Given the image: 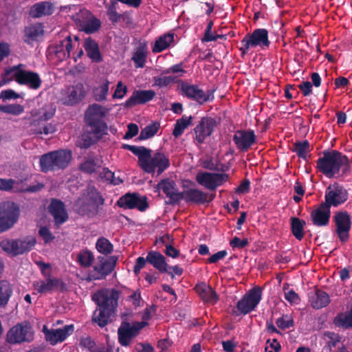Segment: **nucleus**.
<instances>
[{"instance_id": "f257e3e1", "label": "nucleus", "mask_w": 352, "mask_h": 352, "mask_svg": "<svg viewBox=\"0 0 352 352\" xmlns=\"http://www.w3.org/2000/svg\"><path fill=\"white\" fill-rule=\"evenodd\" d=\"M351 162L342 153L332 150L324 151L317 160L318 170L328 178H342L351 173Z\"/></svg>"}, {"instance_id": "f03ea898", "label": "nucleus", "mask_w": 352, "mask_h": 352, "mask_svg": "<svg viewBox=\"0 0 352 352\" xmlns=\"http://www.w3.org/2000/svg\"><path fill=\"white\" fill-rule=\"evenodd\" d=\"M105 114L104 108L98 104L90 105L87 109L85 119L91 130L82 135L83 146L85 147L90 146L107 133V125L102 120Z\"/></svg>"}, {"instance_id": "7ed1b4c3", "label": "nucleus", "mask_w": 352, "mask_h": 352, "mask_svg": "<svg viewBox=\"0 0 352 352\" xmlns=\"http://www.w3.org/2000/svg\"><path fill=\"white\" fill-rule=\"evenodd\" d=\"M120 292L116 289L100 290L94 294L92 299L99 307L93 316V321L103 327L111 320L118 305Z\"/></svg>"}, {"instance_id": "20e7f679", "label": "nucleus", "mask_w": 352, "mask_h": 352, "mask_svg": "<svg viewBox=\"0 0 352 352\" xmlns=\"http://www.w3.org/2000/svg\"><path fill=\"white\" fill-rule=\"evenodd\" d=\"M124 148L138 157L140 166L147 173L153 174L157 169L160 175L170 166L168 158L163 153L156 152L152 155L151 150L144 146L125 144Z\"/></svg>"}, {"instance_id": "39448f33", "label": "nucleus", "mask_w": 352, "mask_h": 352, "mask_svg": "<svg viewBox=\"0 0 352 352\" xmlns=\"http://www.w3.org/2000/svg\"><path fill=\"white\" fill-rule=\"evenodd\" d=\"M104 199L93 186H88L76 203V210L82 216L96 217L103 206Z\"/></svg>"}, {"instance_id": "423d86ee", "label": "nucleus", "mask_w": 352, "mask_h": 352, "mask_svg": "<svg viewBox=\"0 0 352 352\" xmlns=\"http://www.w3.org/2000/svg\"><path fill=\"white\" fill-rule=\"evenodd\" d=\"M36 243V239L31 236L22 239H4L0 241V248L8 255L16 256L31 251Z\"/></svg>"}, {"instance_id": "0eeeda50", "label": "nucleus", "mask_w": 352, "mask_h": 352, "mask_svg": "<svg viewBox=\"0 0 352 352\" xmlns=\"http://www.w3.org/2000/svg\"><path fill=\"white\" fill-rule=\"evenodd\" d=\"M19 216L20 208L17 204L11 201L0 202V233L12 228Z\"/></svg>"}, {"instance_id": "6e6552de", "label": "nucleus", "mask_w": 352, "mask_h": 352, "mask_svg": "<svg viewBox=\"0 0 352 352\" xmlns=\"http://www.w3.org/2000/svg\"><path fill=\"white\" fill-rule=\"evenodd\" d=\"M34 331L31 324L28 321L18 323L8 331L6 342L11 344L30 343L33 341Z\"/></svg>"}, {"instance_id": "1a4fd4ad", "label": "nucleus", "mask_w": 352, "mask_h": 352, "mask_svg": "<svg viewBox=\"0 0 352 352\" xmlns=\"http://www.w3.org/2000/svg\"><path fill=\"white\" fill-rule=\"evenodd\" d=\"M41 171L48 173L66 167V150L51 151L42 155L39 160Z\"/></svg>"}, {"instance_id": "9d476101", "label": "nucleus", "mask_w": 352, "mask_h": 352, "mask_svg": "<svg viewBox=\"0 0 352 352\" xmlns=\"http://www.w3.org/2000/svg\"><path fill=\"white\" fill-rule=\"evenodd\" d=\"M270 41L268 38V32L266 29L258 28L254 30L252 33L247 34L241 41V46L239 50L243 56L247 54L251 47H268Z\"/></svg>"}, {"instance_id": "9b49d317", "label": "nucleus", "mask_w": 352, "mask_h": 352, "mask_svg": "<svg viewBox=\"0 0 352 352\" xmlns=\"http://www.w3.org/2000/svg\"><path fill=\"white\" fill-rule=\"evenodd\" d=\"M98 263L91 269H89L85 280L91 281L104 278L113 270L117 258L115 256L109 258H98Z\"/></svg>"}, {"instance_id": "f8f14e48", "label": "nucleus", "mask_w": 352, "mask_h": 352, "mask_svg": "<svg viewBox=\"0 0 352 352\" xmlns=\"http://www.w3.org/2000/svg\"><path fill=\"white\" fill-rule=\"evenodd\" d=\"M21 66L22 65L20 64L12 68V70L15 71L14 74L15 81L19 85H26L32 89H38L42 82L38 74L32 71L20 69L19 67Z\"/></svg>"}, {"instance_id": "ddd939ff", "label": "nucleus", "mask_w": 352, "mask_h": 352, "mask_svg": "<svg viewBox=\"0 0 352 352\" xmlns=\"http://www.w3.org/2000/svg\"><path fill=\"white\" fill-rule=\"evenodd\" d=\"M348 199V192L342 186L337 183L330 185L325 191L323 202L331 208V206L338 207L344 204Z\"/></svg>"}, {"instance_id": "4468645a", "label": "nucleus", "mask_w": 352, "mask_h": 352, "mask_svg": "<svg viewBox=\"0 0 352 352\" xmlns=\"http://www.w3.org/2000/svg\"><path fill=\"white\" fill-rule=\"evenodd\" d=\"M336 230L340 241L346 242L349 239V231L351 228V219L350 214L346 211H340L333 217Z\"/></svg>"}, {"instance_id": "2eb2a0df", "label": "nucleus", "mask_w": 352, "mask_h": 352, "mask_svg": "<svg viewBox=\"0 0 352 352\" xmlns=\"http://www.w3.org/2000/svg\"><path fill=\"white\" fill-rule=\"evenodd\" d=\"M228 175L224 173L199 172L195 177L196 182L204 188L215 190L217 188L227 181Z\"/></svg>"}, {"instance_id": "dca6fc26", "label": "nucleus", "mask_w": 352, "mask_h": 352, "mask_svg": "<svg viewBox=\"0 0 352 352\" xmlns=\"http://www.w3.org/2000/svg\"><path fill=\"white\" fill-rule=\"evenodd\" d=\"M146 322H123L118 331L119 342L122 346H127L130 344L132 338L135 337L141 329L145 325Z\"/></svg>"}, {"instance_id": "f3484780", "label": "nucleus", "mask_w": 352, "mask_h": 352, "mask_svg": "<svg viewBox=\"0 0 352 352\" xmlns=\"http://www.w3.org/2000/svg\"><path fill=\"white\" fill-rule=\"evenodd\" d=\"M181 90L183 95L199 104L212 101L214 99L213 91L208 90L205 92L195 85L182 83Z\"/></svg>"}, {"instance_id": "a211bd4d", "label": "nucleus", "mask_w": 352, "mask_h": 352, "mask_svg": "<svg viewBox=\"0 0 352 352\" xmlns=\"http://www.w3.org/2000/svg\"><path fill=\"white\" fill-rule=\"evenodd\" d=\"M261 300V289L260 287H254L237 302L236 307L241 314H246L254 309Z\"/></svg>"}, {"instance_id": "6ab92c4d", "label": "nucleus", "mask_w": 352, "mask_h": 352, "mask_svg": "<svg viewBox=\"0 0 352 352\" xmlns=\"http://www.w3.org/2000/svg\"><path fill=\"white\" fill-rule=\"evenodd\" d=\"M117 204L124 209L137 208L140 211H144L148 207L146 198L137 193L124 195L118 199Z\"/></svg>"}, {"instance_id": "aec40b11", "label": "nucleus", "mask_w": 352, "mask_h": 352, "mask_svg": "<svg viewBox=\"0 0 352 352\" xmlns=\"http://www.w3.org/2000/svg\"><path fill=\"white\" fill-rule=\"evenodd\" d=\"M23 182L22 179L14 180L12 179L0 178V190L8 192L14 190V192H34L40 190L43 187V185L41 184L25 187L23 185Z\"/></svg>"}, {"instance_id": "412c9836", "label": "nucleus", "mask_w": 352, "mask_h": 352, "mask_svg": "<svg viewBox=\"0 0 352 352\" xmlns=\"http://www.w3.org/2000/svg\"><path fill=\"white\" fill-rule=\"evenodd\" d=\"M217 125L216 120L210 117L201 118L199 123L194 129L195 133V140L199 144L204 142L207 137H209Z\"/></svg>"}, {"instance_id": "4be33fe9", "label": "nucleus", "mask_w": 352, "mask_h": 352, "mask_svg": "<svg viewBox=\"0 0 352 352\" xmlns=\"http://www.w3.org/2000/svg\"><path fill=\"white\" fill-rule=\"evenodd\" d=\"M236 148L242 151H248L256 142V135L252 130H238L233 136Z\"/></svg>"}, {"instance_id": "5701e85b", "label": "nucleus", "mask_w": 352, "mask_h": 352, "mask_svg": "<svg viewBox=\"0 0 352 352\" xmlns=\"http://www.w3.org/2000/svg\"><path fill=\"white\" fill-rule=\"evenodd\" d=\"M331 217L330 208L322 202L310 214L312 223L318 227L328 226Z\"/></svg>"}, {"instance_id": "b1692460", "label": "nucleus", "mask_w": 352, "mask_h": 352, "mask_svg": "<svg viewBox=\"0 0 352 352\" xmlns=\"http://www.w3.org/2000/svg\"><path fill=\"white\" fill-rule=\"evenodd\" d=\"M182 199L186 203L205 204L212 201L214 194L209 195L196 188H190L182 192Z\"/></svg>"}, {"instance_id": "393cba45", "label": "nucleus", "mask_w": 352, "mask_h": 352, "mask_svg": "<svg viewBox=\"0 0 352 352\" xmlns=\"http://www.w3.org/2000/svg\"><path fill=\"white\" fill-rule=\"evenodd\" d=\"M44 32V26L42 23L29 25L24 28L23 41L25 43L32 46L35 42L39 41L43 36Z\"/></svg>"}, {"instance_id": "a878e982", "label": "nucleus", "mask_w": 352, "mask_h": 352, "mask_svg": "<svg viewBox=\"0 0 352 352\" xmlns=\"http://www.w3.org/2000/svg\"><path fill=\"white\" fill-rule=\"evenodd\" d=\"M34 287L38 293L47 294L58 289H63L65 284L61 279L54 277L35 282Z\"/></svg>"}, {"instance_id": "bb28decb", "label": "nucleus", "mask_w": 352, "mask_h": 352, "mask_svg": "<svg viewBox=\"0 0 352 352\" xmlns=\"http://www.w3.org/2000/svg\"><path fill=\"white\" fill-rule=\"evenodd\" d=\"M157 186L169 198V204H175L182 200V192H179L174 182L168 179L162 180Z\"/></svg>"}, {"instance_id": "cd10ccee", "label": "nucleus", "mask_w": 352, "mask_h": 352, "mask_svg": "<svg viewBox=\"0 0 352 352\" xmlns=\"http://www.w3.org/2000/svg\"><path fill=\"white\" fill-rule=\"evenodd\" d=\"M155 92L153 90H135L125 102L124 107L131 108L136 104H144L153 99Z\"/></svg>"}, {"instance_id": "c85d7f7f", "label": "nucleus", "mask_w": 352, "mask_h": 352, "mask_svg": "<svg viewBox=\"0 0 352 352\" xmlns=\"http://www.w3.org/2000/svg\"><path fill=\"white\" fill-rule=\"evenodd\" d=\"M48 210L53 216L56 226H59L66 221V210L65 209V204L62 201L52 199Z\"/></svg>"}, {"instance_id": "c756f323", "label": "nucleus", "mask_w": 352, "mask_h": 352, "mask_svg": "<svg viewBox=\"0 0 352 352\" xmlns=\"http://www.w3.org/2000/svg\"><path fill=\"white\" fill-rule=\"evenodd\" d=\"M56 131L55 124L47 123L46 121L38 118H34L30 123V132L34 135H48Z\"/></svg>"}, {"instance_id": "7c9ffc66", "label": "nucleus", "mask_w": 352, "mask_h": 352, "mask_svg": "<svg viewBox=\"0 0 352 352\" xmlns=\"http://www.w3.org/2000/svg\"><path fill=\"white\" fill-rule=\"evenodd\" d=\"M91 12L79 6H70L67 9V16L74 21L80 28L86 22L88 17H90Z\"/></svg>"}, {"instance_id": "2f4dec72", "label": "nucleus", "mask_w": 352, "mask_h": 352, "mask_svg": "<svg viewBox=\"0 0 352 352\" xmlns=\"http://www.w3.org/2000/svg\"><path fill=\"white\" fill-rule=\"evenodd\" d=\"M54 12V6L49 1H41L33 5L30 10V15L32 18H40L43 16H49Z\"/></svg>"}, {"instance_id": "473e14b6", "label": "nucleus", "mask_w": 352, "mask_h": 352, "mask_svg": "<svg viewBox=\"0 0 352 352\" xmlns=\"http://www.w3.org/2000/svg\"><path fill=\"white\" fill-rule=\"evenodd\" d=\"M84 48L87 56L94 63H100L102 60L100 52L98 43L91 38L89 37L85 40Z\"/></svg>"}, {"instance_id": "72a5a7b5", "label": "nucleus", "mask_w": 352, "mask_h": 352, "mask_svg": "<svg viewBox=\"0 0 352 352\" xmlns=\"http://www.w3.org/2000/svg\"><path fill=\"white\" fill-rule=\"evenodd\" d=\"M146 261L160 272H168V264L165 261V257L161 253L155 251L149 252L146 256Z\"/></svg>"}, {"instance_id": "f704fd0d", "label": "nucleus", "mask_w": 352, "mask_h": 352, "mask_svg": "<svg viewBox=\"0 0 352 352\" xmlns=\"http://www.w3.org/2000/svg\"><path fill=\"white\" fill-rule=\"evenodd\" d=\"M195 289L200 298L208 303L214 304L218 300L216 292L205 283L197 285Z\"/></svg>"}, {"instance_id": "c9c22d12", "label": "nucleus", "mask_w": 352, "mask_h": 352, "mask_svg": "<svg viewBox=\"0 0 352 352\" xmlns=\"http://www.w3.org/2000/svg\"><path fill=\"white\" fill-rule=\"evenodd\" d=\"M43 332L45 334V340L53 345L66 339V327H64L63 329L49 330L44 325Z\"/></svg>"}, {"instance_id": "e433bc0d", "label": "nucleus", "mask_w": 352, "mask_h": 352, "mask_svg": "<svg viewBox=\"0 0 352 352\" xmlns=\"http://www.w3.org/2000/svg\"><path fill=\"white\" fill-rule=\"evenodd\" d=\"M102 162L99 157L89 155L80 164V169L85 173L91 174L101 167Z\"/></svg>"}, {"instance_id": "4c0bfd02", "label": "nucleus", "mask_w": 352, "mask_h": 352, "mask_svg": "<svg viewBox=\"0 0 352 352\" xmlns=\"http://www.w3.org/2000/svg\"><path fill=\"white\" fill-rule=\"evenodd\" d=\"M310 302L313 308L319 309L329 304L330 298L325 292L318 289L311 296Z\"/></svg>"}, {"instance_id": "58836bf2", "label": "nucleus", "mask_w": 352, "mask_h": 352, "mask_svg": "<svg viewBox=\"0 0 352 352\" xmlns=\"http://www.w3.org/2000/svg\"><path fill=\"white\" fill-rule=\"evenodd\" d=\"M12 294L11 284L6 280H0V308H5L8 305Z\"/></svg>"}, {"instance_id": "ea45409f", "label": "nucleus", "mask_w": 352, "mask_h": 352, "mask_svg": "<svg viewBox=\"0 0 352 352\" xmlns=\"http://www.w3.org/2000/svg\"><path fill=\"white\" fill-rule=\"evenodd\" d=\"M333 324L344 329L352 328V307L347 311L337 314L333 318Z\"/></svg>"}, {"instance_id": "a19ab883", "label": "nucleus", "mask_w": 352, "mask_h": 352, "mask_svg": "<svg viewBox=\"0 0 352 352\" xmlns=\"http://www.w3.org/2000/svg\"><path fill=\"white\" fill-rule=\"evenodd\" d=\"M147 56V47L144 43H140L134 52L131 59L135 63L136 68L144 67Z\"/></svg>"}, {"instance_id": "79ce46f5", "label": "nucleus", "mask_w": 352, "mask_h": 352, "mask_svg": "<svg viewBox=\"0 0 352 352\" xmlns=\"http://www.w3.org/2000/svg\"><path fill=\"white\" fill-rule=\"evenodd\" d=\"M192 124V117L191 116H183L181 118L178 119L176 121L174 129L173 131V135L175 138H179L182 135L184 130Z\"/></svg>"}, {"instance_id": "37998d69", "label": "nucleus", "mask_w": 352, "mask_h": 352, "mask_svg": "<svg viewBox=\"0 0 352 352\" xmlns=\"http://www.w3.org/2000/svg\"><path fill=\"white\" fill-rule=\"evenodd\" d=\"M174 36L173 34H166L160 36L155 42L152 51L153 53H159L169 47L173 41Z\"/></svg>"}, {"instance_id": "c03bdc74", "label": "nucleus", "mask_w": 352, "mask_h": 352, "mask_svg": "<svg viewBox=\"0 0 352 352\" xmlns=\"http://www.w3.org/2000/svg\"><path fill=\"white\" fill-rule=\"evenodd\" d=\"M85 96L84 87L82 84H78L73 87L69 91L68 96L67 104H74L80 101Z\"/></svg>"}, {"instance_id": "a18cd8bd", "label": "nucleus", "mask_w": 352, "mask_h": 352, "mask_svg": "<svg viewBox=\"0 0 352 352\" xmlns=\"http://www.w3.org/2000/svg\"><path fill=\"white\" fill-rule=\"evenodd\" d=\"M305 226V221L300 219L298 217L291 218V228L294 236L298 240H302L304 236V226Z\"/></svg>"}, {"instance_id": "49530a36", "label": "nucleus", "mask_w": 352, "mask_h": 352, "mask_svg": "<svg viewBox=\"0 0 352 352\" xmlns=\"http://www.w3.org/2000/svg\"><path fill=\"white\" fill-rule=\"evenodd\" d=\"M101 26V22L91 14L86 22L81 26L80 30L87 34H92L97 32Z\"/></svg>"}, {"instance_id": "de8ad7c7", "label": "nucleus", "mask_w": 352, "mask_h": 352, "mask_svg": "<svg viewBox=\"0 0 352 352\" xmlns=\"http://www.w3.org/2000/svg\"><path fill=\"white\" fill-rule=\"evenodd\" d=\"M118 2L116 0H111L110 4L107 6V14L110 21L113 23H118L121 19L124 18V14H119L117 12Z\"/></svg>"}, {"instance_id": "09e8293b", "label": "nucleus", "mask_w": 352, "mask_h": 352, "mask_svg": "<svg viewBox=\"0 0 352 352\" xmlns=\"http://www.w3.org/2000/svg\"><path fill=\"white\" fill-rule=\"evenodd\" d=\"M160 126V123L157 122H154L147 125L141 131L139 139L146 140L153 137L158 132Z\"/></svg>"}, {"instance_id": "8fccbe9b", "label": "nucleus", "mask_w": 352, "mask_h": 352, "mask_svg": "<svg viewBox=\"0 0 352 352\" xmlns=\"http://www.w3.org/2000/svg\"><path fill=\"white\" fill-rule=\"evenodd\" d=\"M109 81L106 80L102 85L94 89V96L96 101L106 100L109 93Z\"/></svg>"}, {"instance_id": "3c124183", "label": "nucleus", "mask_w": 352, "mask_h": 352, "mask_svg": "<svg viewBox=\"0 0 352 352\" xmlns=\"http://www.w3.org/2000/svg\"><path fill=\"white\" fill-rule=\"evenodd\" d=\"M293 151L296 153L299 157L306 159L307 153L309 149V143L305 140L302 142H298L294 144Z\"/></svg>"}, {"instance_id": "603ef678", "label": "nucleus", "mask_w": 352, "mask_h": 352, "mask_svg": "<svg viewBox=\"0 0 352 352\" xmlns=\"http://www.w3.org/2000/svg\"><path fill=\"white\" fill-rule=\"evenodd\" d=\"M96 248L100 253L108 254L113 251V245L108 239L101 237L97 241Z\"/></svg>"}, {"instance_id": "864d4df0", "label": "nucleus", "mask_w": 352, "mask_h": 352, "mask_svg": "<svg viewBox=\"0 0 352 352\" xmlns=\"http://www.w3.org/2000/svg\"><path fill=\"white\" fill-rule=\"evenodd\" d=\"M93 260L94 255L88 250L82 251L77 256V261L82 266H89Z\"/></svg>"}, {"instance_id": "5fc2aeb1", "label": "nucleus", "mask_w": 352, "mask_h": 352, "mask_svg": "<svg viewBox=\"0 0 352 352\" xmlns=\"http://www.w3.org/2000/svg\"><path fill=\"white\" fill-rule=\"evenodd\" d=\"M276 324L278 328L284 330L289 329L294 326V320L289 315H283L282 317L278 318Z\"/></svg>"}, {"instance_id": "6e6d98bb", "label": "nucleus", "mask_w": 352, "mask_h": 352, "mask_svg": "<svg viewBox=\"0 0 352 352\" xmlns=\"http://www.w3.org/2000/svg\"><path fill=\"white\" fill-rule=\"evenodd\" d=\"M324 339L329 346L334 347L340 342L341 337L334 332L326 331L324 333Z\"/></svg>"}, {"instance_id": "4d7b16f0", "label": "nucleus", "mask_w": 352, "mask_h": 352, "mask_svg": "<svg viewBox=\"0 0 352 352\" xmlns=\"http://www.w3.org/2000/svg\"><path fill=\"white\" fill-rule=\"evenodd\" d=\"M36 263L38 266L41 274L45 279L53 278L52 276V268L50 263H46L43 261H37Z\"/></svg>"}, {"instance_id": "13d9d810", "label": "nucleus", "mask_w": 352, "mask_h": 352, "mask_svg": "<svg viewBox=\"0 0 352 352\" xmlns=\"http://www.w3.org/2000/svg\"><path fill=\"white\" fill-rule=\"evenodd\" d=\"M174 78L172 76H160L153 78L154 85L159 87H164L168 86L173 82Z\"/></svg>"}, {"instance_id": "bf43d9fd", "label": "nucleus", "mask_w": 352, "mask_h": 352, "mask_svg": "<svg viewBox=\"0 0 352 352\" xmlns=\"http://www.w3.org/2000/svg\"><path fill=\"white\" fill-rule=\"evenodd\" d=\"M24 111V107L21 104H11L6 105L5 113L19 116Z\"/></svg>"}, {"instance_id": "052dcab7", "label": "nucleus", "mask_w": 352, "mask_h": 352, "mask_svg": "<svg viewBox=\"0 0 352 352\" xmlns=\"http://www.w3.org/2000/svg\"><path fill=\"white\" fill-rule=\"evenodd\" d=\"M20 98V95L12 89L2 90L0 93V98L3 101L8 100H15Z\"/></svg>"}, {"instance_id": "680f3d73", "label": "nucleus", "mask_w": 352, "mask_h": 352, "mask_svg": "<svg viewBox=\"0 0 352 352\" xmlns=\"http://www.w3.org/2000/svg\"><path fill=\"white\" fill-rule=\"evenodd\" d=\"M213 23L212 21H209L207 25L206 29L205 30L204 36L201 39L202 42H209L216 41L217 39V36H214V35L211 32L212 28Z\"/></svg>"}, {"instance_id": "e2e57ef3", "label": "nucleus", "mask_w": 352, "mask_h": 352, "mask_svg": "<svg viewBox=\"0 0 352 352\" xmlns=\"http://www.w3.org/2000/svg\"><path fill=\"white\" fill-rule=\"evenodd\" d=\"M80 345L88 349L90 352H101L96 346L95 342L90 338H85L80 340Z\"/></svg>"}, {"instance_id": "0e129e2a", "label": "nucleus", "mask_w": 352, "mask_h": 352, "mask_svg": "<svg viewBox=\"0 0 352 352\" xmlns=\"http://www.w3.org/2000/svg\"><path fill=\"white\" fill-rule=\"evenodd\" d=\"M127 92L126 86L124 85L122 81H119L116 85V89L113 94V98H122Z\"/></svg>"}, {"instance_id": "69168bd1", "label": "nucleus", "mask_w": 352, "mask_h": 352, "mask_svg": "<svg viewBox=\"0 0 352 352\" xmlns=\"http://www.w3.org/2000/svg\"><path fill=\"white\" fill-rule=\"evenodd\" d=\"M10 52V45L6 42H0V63L9 56Z\"/></svg>"}, {"instance_id": "338daca9", "label": "nucleus", "mask_w": 352, "mask_h": 352, "mask_svg": "<svg viewBox=\"0 0 352 352\" xmlns=\"http://www.w3.org/2000/svg\"><path fill=\"white\" fill-rule=\"evenodd\" d=\"M280 349V345L276 339H273L272 342L268 340L265 348V352H278Z\"/></svg>"}, {"instance_id": "774afa93", "label": "nucleus", "mask_w": 352, "mask_h": 352, "mask_svg": "<svg viewBox=\"0 0 352 352\" xmlns=\"http://www.w3.org/2000/svg\"><path fill=\"white\" fill-rule=\"evenodd\" d=\"M230 245L233 248H243L248 244V239H241L237 236H235L230 241Z\"/></svg>"}]
</instances>
